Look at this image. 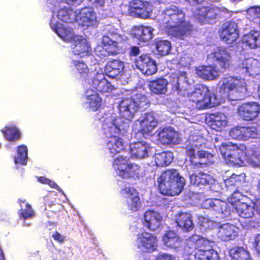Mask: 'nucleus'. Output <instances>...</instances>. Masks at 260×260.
<instances>
[{"instance_id": "obj_1", "label": "nucleus", "mask_w": 260, "mask_h": 260, "mask_svg": "<svg viewBox=\"0 0 260 260\" xmlns=\"http://www.w3.org/2000/svg\"><path fill=\"white\" fill-rule=\"evenodd\" d=\"M209 57L216 64L203 65L196 69L197 76L204 81L217 79L220 73L229 71L233 65L232 55L224 47H217L211 52Z\"/></svg>"}, {"instance_id": "obj_2", "label": "nucleus", "mask_w": 260, "mask_h": 260, "mask_svg": "<svg viewBox=\"0 0 260 260\" xmlns=\"http://www.w3.org/2000/svg\"><path fill=\"white\" fill-rule=\"evenodd\" d=\"M161 23L168 35L182 39L191 31V25L185 20V14L175 5L167 8L161 14Z\"/></svg>"}, {"instance_id": "obj_3", "label": "nucleus", "mask_w": 260, "mask_h": 260, "mask_svg": "<svg viewBox=\"0 0 260 260\" xmlns=\"http://www.w3.org/2000/svg\"><path fill=\"white\" fill-rule=\"evenodd\" d=\"M157 181L159 192L169 196L179 194L185 184L184 178L175 169H168L163 171Z\"/></svg>"}, {"instance_id": "obj_4", "label": "nucleus", "mask_w": 260, "mask_h": 260, "mask_svg": "<svg viewBox=\"0 0 260 260\" xmlns=\"http://www.w3.org/2000/svg\"><path fill=\"white\" fill-rule=\"evenodd\" d=\"M188 102L198 110L213 107L219 103L216 95L204 84L197 86L189 95Z\"/></svg>"}, {"instance_id": "obj_5", "label": "nucleus", "mask_w": 260, "mask_h": 260, "mask_svg": "<svg viewBox=\"0 0 260 260\" xmlns=\"http://www.w3.org/2000/svg\"><path fill=\"white\" fill-rule=\"evenodd\" d=\"M150 102L144 94L137 92L131 98H123L119 104L118 108L123 117L128 119L133 116L138 108L145 110Z\"/></svg>"}, {"instance_id": "obj_6", "label": "nucleus", "mask_w": 260, "mask_h": 260, "mask_svg": "<svg viewBox=\"0 0 260 260\" xmlns=\"http://www.w3.org/2000/svg\"><path fill=\"white\" fill-rule=\"evenodd\" d=\"M219 150L225 159L233 165H240L246 156L247 148L245 145L238 146L231 142L222 144Z\"/></svg>"}, {"instance_id": "obj_7", "label": "nucleus", "mask_w": 260, "mask_h": 260, "mask_svg": "<svg viewBox=\"0 0 260 260\" xmlns=\"http://www.w3.org/2000/svg\"><path fill=\"white\" fill-rule=\"evenodd\" d=\"M128 128V123L119 117L109 115L103 121L102 129L104 134L107 138L123 135Z\"/></svg>"}, {"instance_id": "obj_8", "label": "nucleus", "mask_w": 260, "mask_h": 260, "mask_svg": "<svg viewBox=\"0 0 260 260\" xmlns=\"http://www.w3.org/2000/svg\"><path fill=\"white\" fill-rule=\"evenodd\" d=\"M126 156L121 155L114 159L112 165L118 175L122 178H138L141 167L135 163L128 162Z\"/></svg>"}, {"instance_id": "obj_9", "label": "nucleus", "mask_w": 260, "mask_h": 260, "mask_svg": "<svg viewBox=\"0 0 260 260\" xmlns=\"http://www.w3.org/2000/svg\"><path fill=\"white\" fill-rule=\"evenodd\" d=\"M136 242L137 248L146 252H152L155 251L157 247V237L146 231L138 234Z\"/></svg>"}, {"instance_id": "obj_10", "label": "nucleus", "mask_w": 260, "mask_h": 260, "mask_svg": "<svg viewBox=\"0 0 260 260\" xmlns=\"http://www.w3.org/2000/svg\"><path fill=\"white\" fill-rule=\"evenodd\" d=\"M135 64L142 73L147 76L152 75L157 71L156 61L147 53H143L136 58Z\"/></svg>"}, {"instance_id": "obj_11", "label": "nucleus", "mask_w": 260, "mask_h": 260, "mask_svg": "<svg viewBox=\"0 0 260 260\" xmlns=\"http://www.w3.org/2000/svg\"><path fill=\"white\" fill-rule=\"evenodd\" d=\"M218 34L220 39L228 45L235 43L239 37L237 25L233 21L223 23L218 31Z\"/></svg>"}, {"instance_id": "obj_12", "label": "nucleus", "mask_w": 260, "mask_h": 260, "mask_svg": "<svg viewBox=\"0 0 260 260\" xmlns=\"http://www.w3.org/2000/svg\"><path fill=\"white\" fill-rule=\"evenodd\" d=\"M238 113L243 120H253L260 113V105L256 102L242 103L238 107Z\"/></svg>"}, {"instance_id": "obj_13", "label": "nucleus", "mask_w": 260, "mask_h": 260, "mask_svg": "<svg viewBox=\"0 0 260 260\" xmlns=\"http://www.w3.org/2000/svg\"><path fill=\"white\" fill-rule=\"evenodd\" d=\"M129 11L135 17L146 19L150 17L152 6L146 1L133 0L130 3Z\"/></svg>"}, {"instance_id": "obj_14", "label": "nucleus", "mask_w": 260, "mask_h": 260, "mask_svg": "<svg viewBox=\"0 0 260 260\" xmlns=\"http://www.w3.org/2000/svg\"><path fill=\"white\" fill-rule=\"evenodd\" d=\"M219 12V9L216 7L202 6L197 9L194 17L202 24H211L218 17Z\"/></svg>"}, {"instance_id": "obj_15", "label": "nucleus", "mask_w": 260, "mask_h": 260, "mask_svg": "<svg viewBox=\"0 0 260 260\" xmlns=\"http://www.w3.org/2000/svg\"><path fill=\"white\" fill-rule=\"evenodd\" d=\"M244 84L245 83L237 77L231 76L223 77L219 81V92L223 94H229L233 91L245 90Z\"/></svg>"}, {"instance_id": "obj_16", "label": "nucleus", "mask_w": 260, "mask_h": 260, "mask_svg": "<svg viewBox=\"0 0 260 260\" xmlns=\"http://www.w3.org/2000/svg\"><path fill=\"white\" fill-rule=\"evenodd\" d=\"M209 161L199 162L191 164L193 165V169L194 172L190 175L191 183L193 185H206L209 184L212 181L210 175L202 172L198 170L208 165Z\"/></svg>"}, {"instance_id": "obj_17", "label": "nucleus", "mask_w": 260, "mask_h": 260, "mask_svg": "<svg viewBox=\"0 0 260 260\" xmlns=\"http://www.w3.org/2000/svg\"><path fill=\"white\" fill-rule=\"evenodd\" d=\"M140 128L139 132L144 137L153 135V131L157 126L158 120L152 111L146 113L140 121Z\"/></svg>"}, {"instance_id": "obj_18", "label": "nucleus", "mask_w": 260, "mask_h": 260, "mask_svg": "<svg viewBox=\"0 0 260 260\" xmlns=\"http://www.w3.org/2000/svg\"><path fill=\"white\" fill-rule=\"evenodd\" d=\"M237 70L243 76L255 77L260 74V62L253 58H246L238 65Z\"/></svg>"}, {"instance_id": "obj_19", "label": "nucleus", "mask_w": 260, "mask_h": 260, "mask_svg": "<svg viewBox=\"0 0 260 260\" xmlns=\"http://www.w3.org/2000/svg\"><path fill=\"white\" fill-rule=\"evenodd\" d=\"M230 136L234 139L246 141L250 138H255L257 135V130L255 126L237 125L230 131Z\"/></svg>"}, {"instance_id": "obj_20", "label": "nucleus", "mask_w": 260, "mask_h": 260, "mask_svg": "<svg viewBox=\"0 0 260 260\" xmlns=\"http://www.w3.org/2000/svg\"><path fill=\"white\" fill-rule=\"evenodd\" d=\"M121 193L124 195L128 209L133 212L138 211L141 207V201L137 190L133 187H125L121 190Z\"/></svg>"}, {"instance_id": "obj_21", "label": "nucleus", "mask_w": 260, "mask_h": 260, "mask_svg": "<svg viewBox=\"0 0 260 260\" xmlns=\"http://www.w3.org/2000/svg\"><path fill=\"white\" fill-rule=\"evenodd\" d=\"M72 42V49L75 55L84 57L89 55L91 53L90 45L86 40L82 36H75Z\"/></svg>"}, {"instance_id": "obj_22", "label": "nucleus", "mask_w": 260, "mask_h": 260, "mask_svg": "<svg viewBox=\"0 0 260 260\" xmlns=\"http://www.w3.org/2000/svg\"><path fill=\"white\" fill-rule=\"evenodd\" d=\"M205 144V140L203 137L199 135H190L186 142L185 148L186 153L189 157L191 164L196 157L195 151L199 150Z\"/></svg>"}, {"instance_id": "obj_23", "label": "nucleus", "mask_w": 260, "mask_h": 260, "mask_svg": "<svg viewBox=\"0 0 260 260\" xmlns=\"http://www.w3.org/2000/svg\"><path fill=\"white\" fill-rule=\"evenodd\" d=\"M162 216L153 210H148L143 214V225L150 231L157 229L162 221Z\"/></svg>"}, {"instance_id": "obj_24", "label": "nucleus", "mask_w": 260, "mask_h": 260, "mask_svg": "<svg viewBox=\"0 0 260 260\" xmlns=\"http://www.w3.org/2000/svg\"><path fill=\"white\" fill-rule=\"evenodd\" d=\"M217 235L222 241L233 240L238 236L237 228L229 223L223 224L219 226Z\"/></svg>"}, {"instance_id": "obj_25", "label": "nucleus", "mask_w": 260, "mask_h": 260, "mask_svg": "<svg viewBox=\"0 0 260 260\" xmlns=\"http://www.w3.org/2000/svg\"><path fill=\"white\" fill-rule=\"evenodd\" d=\"M123 68V62L118 59H112L108 61L105 71L109 77L114 79L122 75Z\"/></svg>"}, {"instance_id": "obj_26", "label": "nucleus", "mask_w": 260, "mask_h": 260, "mask_svg": "<svg viewBox=\"0 0 260 260\" xmlns=\"http://www.w3.org/2000/svg\"><path fill=\"white\" fill-rule=\"evenodd\" d=\"M132 31L134 37L141 42L149 41L152 39L153 36V29L150 26H134Z\"/></svg>"}, {"instance_id": "obj_27", "label": "nucleus", "mask_w": 260, "mask_h": 260, "mask_svg": "<svg viewBox=\"0 0 260 260\" xmlns=\"http://www.w3.org/2000/svg\"><path fill=\"white\" fill-rule=\"evenodd\" d=\"M187 78V73L185 71H179L171 74L168 83L171 86V91L179 94L182 91V80Z\"/></svg>"}, {"instance_id": "obj_28", "label": "nucleus", "mask_w": 260, "mask_h": 260, "mask_svg": "<svg viewBox=\"0 0 260 260\" xmlns=\"http://www.w3.org/2000/svg\"><path fill=\"white\" fill-rule=\"evenodd\" d=\"M148 148L147 143L138 141L130 144L129 153L132 157L143 158L147 156Z\"/></svg>"}, {"instance_id": "obj_29", "label": "nucleus", "mask_w": 260, "mask_h": 260, "mask_svg": "<svg viewBox=\"0 0 260 260\" xmlns=\"http://www.w3.org/2000/svg\"><path fill=\"white\" fill-rule=\"evenodd\" d=\"M168 84L167 79L161 77L149 81L148 87L150 90L155 94H165L168 90Z\"/></svg>"}, {"instance_id": "obj_30", "label": "nucleus", "mask_w": 260, "mask_h": 260, "mask_svg": "<svg viewBox=\"0 0 260 260\" xmlns=\"http://www.w3.org/2000/svg\"><path fill=\"white\" fill-rule=\"evenodd\" d=\"M94 19V13L87 8L82 9L76 17L79 24L84 27L91 25Z\"/></svg>"}, {"instance_id": "obj_31", "label": "nucleus", "mask_w": 260, "mask_h": 260, "mask_svg": "<svg viewBox=\"0 0 260 260\" xmlns=\"http://www.w3.org/2000/svg\"><path fill=\"white\" fill-rule=\"evenodd\" d=\"M108 138L107 144L112 157L124 150V143L121 138L116 135Z\"/></svg>"}, {"instance_id": "obj_32", "label": "nucleus", "mask_w": 260, "mask_h": 260, "mask_svg": "<svg viewBox=\"0 0 260 260\" xmlns=\"http://www.w3.org/2000/svg\"><path fill=\"white\" fill-rule=\"evenodd\" d=\"M210 122L212 129L220 131L228 124V119L222 113H212L210 116Z\"/></svg>"}, {"instance_id": "obj_33", "label": "nucleus", "mask_w": 260, "mask_h": 260, "mask_svg": "<svg viewBox=\"0 0 260 260\" xmlns=\"http://www.w3.org/2000/svg\"><path fill=\"white\" fill-rule=\"evenodd\" d=\"M192 215L188 212H180L178 214L176 219L177 225L187 232L191 231L193 228Z\"/></svg>"}, {"instance_id": "obj_34", "label": "nucleus", "mask_w": 260, "mask_h": 260, "mask_svg": "<svg viewBox=\"0 0 260 260\" xmlns=\"http://www.w3.org/2000/svg\"><path fill=\"white\" fill-rule=\"evenodd\" d=\"M176 134L171 128H162L157 135L158 140L164 145L174 144L176 141Z\"/></svg>"}, {"instance_id": "obj_35", "label": "nucleus", "mask_w": 260, "mask_h": 260, "mask_svg": "<svg viewBox=\"0 0 260 260\" xmlns=\"http://www.w3.org/2000/svg\"><path fill=\"white\" fill-rule=\"evenodd\" d=\"M5 139L8 141L14 142L21 138V133L16 125L12 124L5 126L4 129L1 130Z\"/></svg>"}, {"instance_id": "obj_36", "label": "nucleus", "mask_w": 260, "mask_h": 260, "mask_svg": "<svg viewBox=\"0 0 260 260\" xmlns=\"http://www.w3.org/2000/svg\"><path fill=\"white\" fill-rule=\"evenodd\" d=\"M243 41L250 48L260 47V31L251 30L244 35Z\"/></svg>"}, {"instance_id": "obj_37", "label": "nucleus", "mask_w": 260, "mask_h": 260, "mask_svg": "<svg viewBox=\"0 0 260 260\" xmlns=\"http://www.w3.org/2000/svg\"><path fill=\"white\" fill-rule=\"evenodd\" d=\"M234 209L239 216L243 218H249L254 215L253 207L244 202L237 203Z\"/></svg>"}, {"instance_id": "obj_38", "label": "nucleus", "mask_w": 260, "mask_h": 260, "mask_svg": "<svg viewBox=\"0 0 260 260\" xmlns=\"http://www.w3.org/2000/svg\"><path fill=\"white\" fill-rule=\"evenodd\" d=\"M162 241L167 247L173 248H177L181 242L180 238L171 230L166 232L162 237Z\"/></svg>"}, {"instance_id": "obj_39", "label": "nucleus", "mask_w": 260, "mask_h": 260, "mask_svg": "<svg viewBox=\"0 0 260 260\" xmlns=\"http://www.w3.org/2000/svg\"><path fill=\"white\" fill-rule=\"evenodd\" d=\"M218 252L213 249H199L194 254V260H219Z\"/></svg>"}, {"instance_id": "obj_40", "label": "nucleus", "mask_w": 260, "mask_h": 260, "mask_svg": "<svg viewBox=\"0 0 260 260\" xmlns=\"http://www.w3.org/2000/svg\"><path fill=\"white\" fill-rule=\"evenodd\" d=\"M18 202L21 207V209L18 212L20 219L26 220L34 216L35 213L32 209L31 205L28 203H26L25 200L18 199Z\"/></svg>"}, {"instance_id": "obj_41", "label": "nucleus", "mask_w": 260, "mask_h": 260, "mask_svg": "<svg viewBox=\"0 0 260 260\" xmlns=\"http://www.w3.org/2000/svg\"><path fill=\"white\" fill-rule=\"evenodd\" d=\"M87 100L89 104V108L93 111H97L101 106L102 98L96 91L92 90L87 91Z\"/></svg>"}, {"instance_id": "obj_42", "label": "nucleus", "mask_w": 260, "mask_h": 260, "mask_svg": "<svg viewBox=\"0 0 260 260\" xmlns=\"http://www.w3.org/2000/svg\"><path fill=\"white\" fill-rule=\"evenodd\" d=\"M53 30L59 37L66 41H71L73 38L76 36L71 29L63 26L60 24H55L53 26Z\"/></svg>"}, {"instance_id": "obj_43", "label": "nucleus", "mask_w": 260, "mask_h": 260, "mask_svg": "<svg viewBox=\"0 0 260 260\" xmlns=\"http://www.w3.org/2000/svg\"><path fill=\"white\" fill-rule=\"evenodd\" d=\"M155 165L157 167L168 166L173 160V154L171 152H162L155 154Z\"/></svg>"}, {"instance_id": "obj_44", "label": "nucleus", "mask_w": 260, "mask_h": 260, "mask_svg": "<svg viewBox=\"0 0 260 260\" xmlns=\"http://www.w3.org/2000/svg\"><path fill=\"white\" fill-rule=\"evenodd\" d=\"M229 253L232 260H250L249 252L243 247H233Z\"/></svg>"}, {"instance_id": "obj_45", "label": "nucleus", "mask_w": 260, "mask_h": 260, "mask_svg": "<svg viewBox=\"0 0 260 260\" xmlns=\"http://www.w3.org/2000/svg\"><path fill=\"white\" fill-rule=\"evenodd\" d=\"M119 43L117 41H112L107 37H102V45L105 46V49L108 50L110 56H115L118 54Z\"/></svg>"}, {"instance_id": "obj_46", "label": "nucleus", "mask_w": 260, "mask_h": 260, "mask_svg": "<svg viewBox=\"0 0 260 260\" xmlns=\"http://www.w3.org/2000/svg\"><path fill=\"white\" fill-rule=\"evenodd\" d=\"M250 153H246L244 158L249 164L254 167L260 168V150L258 148H250Z\"/></svg>"}, {"instance_id": "obj_47", "label": "nucleus", "mask_w": 260, "mask_h": 260, "mask_svg": "<svg viewBox=\"0 0 260 260\" xmlns=\"http://www.w3.org/2000/svg\"><path fill=\"white\" fill-rule=\"evenodd\" d=\"M225 205L224 202L217 199H207L203 204L205 208L212 209L218 213L223 212V206Z\"/></svg>"}, {"instance_id": "obj_48", "label": "nucleus", "mask_w": 260, "mask_h": 260, "mask_svg": "<svg viewBox=\"0 0 260 260\" xmlns=\"http://www.w3.org/2000/svg\"><path fill=\"white\" fill-rule=\"evenodd\" d=\"M17 156L15 158V164L26 165L27 161V148L24 145L17 147Z\"/></svg>"}, {"instance_id": "obj_49", "label": "nucleus", "mask_w": 260, "mask_h": 260, "mask_svg": "<svg viewBox=\"0 0 260 260\" xmlns=\"http://www.w3.org/2000/svg\"><path fill=\"white\" fill-rule=\"evenodd\" d=\"M155 44L156 49L160 55L168 54L171 48L170 42L167 40H157Z\"/></svg>"}, {"instance_id": "obj_50", "label": "nucleus", "mask_w": 260, "mask_h": 260, "mask_svg": "<svg viewBox=\"0 0 260 260\" xmlns=\"http://www.w3.org/2000/svg\"><path fill=\"white\" fill-rule=\"evenodd\" d=\"M73 14V10L66 8L60 9L57 12V18L62 22L70 23L73 18L71 17Z\"/></svg>"}, {"instance_id": "obj_51", "label": "nucleus", "mask_w": 260, "mask_h": 260, "mask_svg": "<svg viewBox=\"0 0 260 260\" xmlns=\"http://www.w3.org/2000/svg\"><path fill=\"white\" fill-rule=\"evenodd\" d=\"M72 63L79 74L84 77L88 75L89 72V69L87 65L84 61L73 60Z\"/></svg>"}, {"instance_id": "obj_52", "label": "nucleus", "mask_w": 260, "mask_h": 260, "mask_svg": "<svg viewBox=\"0 0 260 260\" xmlns=\"http://www.w3.org/2000/svg\"><path fill=\"white\" fill-rule=\"evenodd\" d=\"M113 89V86L105 77L103 81L100 83V85L96 88V90L100 92L106 93L110 92Z\"/></svg>"}, {"instance_id": "obj_53", "label": "nucleus", "mask_w": 260, "mask_h": 260, "mask_svg": "<svg viewBox=\"0 0 260 260\" xmlns=\"http://www.w3.org/2000/svg\"><path fill=\"white\" fill-rule=\"evenodd\" d=\"M103 37H107L112 41L115 40L118 42H120L122 39V36L118 34L117 30L114 28L109 29L107 35L103 36Z\"/></svg>"}, {"instance_id": "obj_54", "label": "nucleus", "mask_w": 260, "mask_h": 260, "mask_svg": "<svg viewBox=\"0 0 260 260\" xmlns=\"http://www.w3.org/2000/svg\"><path fill=\"white\" fill-rule=\"evenodd\" d=\"M105 77V76L103 73H96L94 75L92 81V85L95 89L100 85Z\"/></svg>"}, {"instance_id": "obj_55", "label": "nucleus", "mask_w": 260, "mask_h": 260, "mask_svg": "<svg viewBox=\"0 0 260 260\" xmlns=\"http://www.w3.org/2000/svg\"><path fill=\"white\" fill-rule=\"evenodd\" d=\"M37 180L42 184H48L50 187L54 188H56L58 187V185L54 182L51 181L50 179L45 176L38 177Z\"/></svg>"}, {"instance_id": "obj_56", "label": "nucleus", "mask_w": 260, "mask_h": 260, "mask_svg": "<svg viewBox=\"0 0 260 260\" xmlns=\"http://www.w3.org/2000/svg\"><path fill=\"white\" fill-rule=\"evenodd\" d=\"M242 196L241 192L238 191L237 190H234L230 197L231 203L235 206V205L237 203L240 202V200Z\"/></svg>"}, {"instance_id": "obj_57", "label": "nucleus", "mask_w": 260, "mask_h": 260, "mask_svg": "<svg viewBox=\"0 0 260 260\" xmlns=\"http://www.w3.org/2000/svg\"><path fill=\"white\" fill-rule=\"evenodd\" d=\"M197 156L200 158H207L209 159L208 161L209 163L211 162L210 159H212L213 157V155L211 153L206 151L205 150H197Z\"/></svg>"}, {"instance_id": "obj_58", "label": "nucleus", "mask_w": 260, "mask_h": 260, "mask_svg": "<svg viewBox=\"0 0 260 260\" xmlns=\"http://www.w3.org/2000/svg\"><path fill=\"white\" fill-rule=\"evenodd\" d=\"M154 260H174V258L169 253L161 252L155 256Z\"/></svg>"}, {"instance_id": "obj_59", "label": "nucleus", "mask_w": 260, "mask_h": 260, "mask_svg": "<svg viewBox=\"0 0 260 260\" xmlns=\"http://www.w3.org/2000/svg\"><path fill=\"white\" fill-rule=\"evenodd\" d=\"M237 177V175L233 174L231 176L225 179L224 180V183L225 184V186L227 187H229L230 186H235L237 182V180L236 179V178Z\"/></svg>"}, {"instance_id": "obj_60", "label": "nucleus", "mask_w": 260, "mask_h": 260, "mask_svg": "<svg viewBox=\"0 0 260 260\" xmlns=\"http://www.w3.org/2000/svg\"><path fill=\"white\" fill-rule=\"evenodd\" d=\"M253 243L255 250L260 254V233L255 235Z\"/></svg>"}, {"instance_id": "obj_61", "label": "nucleus", "mask_w": 260, "mask_h": 260, "mask_svg": "<svg viewBox=\"0 0 260 260\" xmlns=\"http://www.w3.org/2000/svg\"><path fill=\"white\" fill-rule=\"evenodd\" d=\"M96 51L97 52V55L101 58H104L106 56H110L108 50L105 49V46H104L103 45L101 47L98 48Z\"/></svg>"}, {"instance_id": "obj_62", "label": "nucleus", "mask_w": 260, "mask_h": 260, "mask_svg": "<svg viewBox=\"0 0 260 260\" xmlns=\"http://www.w3.org/2000/svg\"><path fill=\"white\" fill-rule=\"evenodd\" d=\"M53 239L59 243H62L66 239V237L61 235L59 232L55 231L52 235Z\"/></svg>"}, {"instance_id": "obj_63", "label": "nucleus", "mask_w": 260, "mask_h": 260, "mask_svg": "<svg viewBox=\"0 0 260 260\" xmlns=\"http://www.w3.org/2000/svg\"><path fill=\"white\" fill-rule=\"evenodd\" d=\"M140 52L139 47L136 46H133L130 48L129 55L132 56H138Z\"/></svg>"}, {"instance_id": "obj_64", "label": "nucleus", "mask_w": 260, "mask_h": 260, "mask_svg": "<svg viewBox=\"0 0 260 260\" xmlns=\"http://www.w3.org/2000/svg\"><path fill=\"white\" fill-rule=\"evenodd\" d=\"M106 0H90L91 3L93 4L96 7H103L105 3Z\"/></svg>"}]
</instances>
